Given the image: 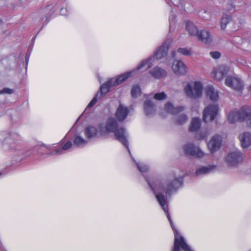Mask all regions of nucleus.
I'll return each mask as SVG.
<instances>
[{
	"instance_id": "4c0bfd02",
	"label": "nucleus",
	"mask_w": 251,
	"mask_h": 251,
	"mask_svg": "<svg viewBox=\"0 0 251 251\" xmlns=\"http://www.w3.org/2000/svg\"><path fill=\"white\" fill-rule=\"evenodd\" d=\"M234 7L233 6V5L232 4H228V12H232V11H234Z\"/></svg>"
},
{
	"instance_id": "2eb2a0df",
	"label": "nucleus",
	"mask_w": 251,
	"mask_h": 251,
	"mask_svg": "<svg viewBox=\"0 0 251 251\" xmlns=\"http://www.w3.org/2000/svg\"><path fill=\"white\" fill-rule=\"evenodd\" d=\"M197 36L199 40L205 44H210L213 40L212 35L207 30H202L200 33L198 34Z\"/></svg>"
},
{
	"instance_id": "b1692460",
	"label": "nucleus",
	"mask_w": 251,
	"mask_h": 251,
	"mask_svg": "<svg viewBox=\"0 0 251 251\" xmlns=\"http://www.w3.org/2000/svg\"><path fill=\"white\" fill-rule=\"evenodd\" d=\"M231 16L227 13H223L220 20V27L223 30H225L227 25L231 20Z\"/></svg>"
},
{
	"instance_id": "c85d7f7f",
	"label": "nucleus",
	"mask_w": 251,
	"mask_h": 251,
	"mask_svg": "<svg viewBox=\"0 0 251 251\" xmlns=\"http://www.w3.org/2000/svg\"><path fill=\"white\" fill-rule=\"evenodd\" d=\"M73 144L71 141L67 142L62 148H59L56 150L54 152L51 153L50 154L53 155L54 154H62L63 150H67L72 148Z\"/></svg>"
},
{
	"instance_id": "423d86ee",
	"label": "nucleus",
	"mask_w": 251,
	"mask_h": 251,
	"mask_svg": "<svg viewBox=\"0 0 251 251\" xmlns=\"http://www.w3.org/2000/svg\"><path fill=\"white\" fill-rule=\"evenodd\" d=\"M218 112V106L216 104H209L204 110L203 120L205 122L213 121L216 118Z\"/></svg>"
},
{
	"instance_id": "5701e85b",
	"label": "nucleus",
	"mask_w": 251,
	"mask_h": 251,
	"mask_svg": "<svg viewBox=\"0 0 251 251\" xmlns=\"http://www.w3.org/2000/svg\"><path fill=\"white\" fill-rule=\"evenodd\" d=\"M186 29L191 36H197L199 33L197 27L192 22L187 21L186 23Z\"/></svg>"
},
{
	"instance_id": "f3484780",
	"label": "nucleus",
	"mask_w": 251,
	"mask_h": 251,
	"mask_svg": "<svg viewBox=\"0 0 251 251\" xmlns=\"http://www.w3.org/2000/svg\"><path fill=\"white\" fill-rule=\"evenodd\" d=\"M127 108L122 104H120L115 113L116 118L120 121H124L128 114Z\"/></svg>"
},
{
	"instance_id": "e433bc0d",
	"label": "nucleus",
	"mask_w": 251,
	"mask_h": 251,
	"mask_svg": "<svg viewBox=\"0 0 251 251\" xmlns=\"http://www.w3.org/2000/svg\"><path fill=\"white\" fill-rule=\"evenodd\" d=\"M207 136V135L205 133H202L199 135L196 136V138L198 140H202L205 139Z\"/></svg>"
},
{
	"instance_id": "49530a36",
	"label": "nucleus",
	"mask_w": 251,
	"mask_h": 251,
	"mask_svg": "<svg viewBox=\"0 0 251 251\" xmlns=\"http://www.w3.org/2000/svg\"><path fill=\"white\" fill-rule=\"evenodd\" d=\"M1 174V173H0V175Z\"/></svg>"
},
{
	"instance_id": "2f4dec72",
	"label": "nucleus",
	"mask_w": 251,
	"mask_h": 251,
	"mask_svg": "<svg viewBox=\"0 0 251 251\" xmlns=\"http://www.w3.org/2000/svg\"><path fill=\"white\" fill-rule=\"evenodd\" d=\"M134 161L136 163V164L138 168V170L142 173H146L149 170V167L145 164H140L137 162H136L135 160H134Z\"/></svg>"
},
{
	"instance_id": "0eeeda50",
	"label": "nucleus",
	"mask_w": 251,
	"mask_h": 251,
	"mask_svg": "<svg viewBox=\"0 0 251 251\" xmlns=\"http://www.w3.org/2000/svg\"><path fill=\"white\" fill-rule=\"evenodd\" d=\"M226 85L232 89L239 91L243 89V85L240 78L235 76H228L225 80Z\"/></svg>"
},
{
	"instance_id": "9b49d317",
	"label": "nucleus",
	"mask_w": 251,
	"mask_h": 251,
	"mask_svg": "<svg viewBox=\"0 0 251 251\" xmlns=\"http://www.w3.org/2000/svg\"><path fill=\"white\" fill-rule=\"evenodd\" d=\"M222 138L221 136L215 135L213 136L207 144V147L211 152L213 153L221 147Z\"/></svg>"
},
{
	"instance_id": "a878e982",
	"label": "nucleus",
	"mask_w": 251,
	"mask_h": 251,
	"mask_svg": "<svg viewBox=\"0 0 251 251\" xmlns=\"http://www.w3.org/2000/svg\"><path fill=\"white\" fill-rule=\"evenodd\" d=\"M177 113L175 114L174 119L175 123L177 125H182L186 123L187 121V116L183 113Z\"/></svg>"
},
{
	"instance_id": "7ed1b4c3",
	"label": "nucleus",
	"mask_w": 251,
	"mask_h": 251,
	"mask_svg": "<svg viewBox=\"0 0 251 251\" xmlns=\"http://www.w3.org/2000/svg\"><path fill=\"white\" fill-rule=\"evenodd\" d=\"M251 107L249 105H244L239 110L235 108L231 110L228 114L227 120L231 124H234L238 121L243 122L251 119Z\"/></svg>"
},
{
	"instance_id": "4be33fe9",
	"label": "nucleus",
	"mask_w": 251,
	"mask_h": 251,
	"mask_svg": "<svg viewBox=\"0 0 251 251\" xmlns=\"http://www.w3.org/2000/svg\"><path fill=\"white\" fill-rule=\"evenodd\" d=\"M216 169L214 165H208L198 168L196 171L197 176L207 175L214 171Z\"/></svg>"
},
{
	"instance_id": "39448f33",
	"label": "nucleus",
	"mask_w": 251,
	"mask_h": 251,
	"mask_svg": "<svg viewBox=\"0 0 251 251\" xmlns=\"http://www.w3.org/2000/svg\"><path fill=\"white\" fill-rule=\"evenodd\" d=\"M184 90L187 97L194 100L198 99L202 96L203 85L200 81L188 83Z\"/></svg>"
},
{
	"instance_id": "37998d69",
	"label": "nucleus",
	"mask_w": 251,
	"mask_h": 251,
	"mask_svg": "<svg viewBox=\"0 0 251 251\" xmlns=\"http://www.w3.org/2000/svg\"><path fill=\"white\" fill-rule=\"evenodd\" d=\"M249 92H251V86H250L249 87Z\"/></svg>"
},
{
	"instance_id": "f03ea898",
	"label": "nucleus",
	"mask_w": 251,
	"mask_h": 251,
	"mask_svg": "<svg viewBox=\"0 0 251 251\" xmlns=\"http://www.w3.org/2000/svg\"><path fill=\"white\" fill-rule=\"evenodd\" d=\"M99 128L100 137L105 136L110 133H114L116 138L121 142L130 152L125 129L123 127H118L117 122L114 118H108L104 124L100 125Z\"/></svg>"
},
{
	"instance_id": "6ab92c4d",
	"label": "nucleus",
	"mask_w": 251,
	"mask_h": 251,
	"mask_svg": "<svg viewBox=\"0 0 251 251\" xmlns=\"http://www.w3.org/2000/svg\"><path fill=\"white\" fill-rule=\"evenodd\" d=\"M150 74L155 79H160L166 75V71L158 66H155L150 71Z\"/></svg>"
},
{
	"instance_id": "c756f323",
	"label": "nucleus",
	"mask_w": 251,
	"mask_h": 251,
	"mask_svg": "<svg viewBox=\"0 0 251 251\" xmlns=\"http://www.w3.org/2000/svg\"><path fill=\"white\" fill-rule=\"evenodd\" d=\"M131 94L132 97L136 98L141 94V90L140 87L138 85H135L133 86L131 91Z\"/></svg>"
},
{
	"instance_id": "f8f14e48",
	"label": "nucleus",
	"mask_w": 251,
	"mask_h": 251,
	"mask_svg": "<svg viewBox=\"0 0 251 251\" xmlns=\"http://www.w3.org/2000/svg\"><path fill=\"white\" fill-rule=\"evenodd\" d=\"M154 57H151L142 61L136 69L132 70L135 71V72L132 74L131 77L133 76L138 71L141 70L142 72H144L151 68L154 65Z\"/></svg>"
},
{
	"instance_id": "c03bdc74",
	"label": "nucleus",
	"mask_w": 251,
	"mask_h": 251,
	"mask_svg": "<svg viewBox=\"0 0 251 251\" xmlns=\"http://www.w3.org/2000/svg\"><path fill=\"white\" fill-rule=\"evenodd\" d=\"M48 8H46L45 11H46L48 10Z\"/></svg>"
},
{
	"instance_id": "c9c22d12",
	"label": "nucleus",
	"mask_w": 251,
	"mask_h": 251,
	"mask_svg": "<svg viewBox=\"0 0 251 251\" xmlns=\"http://www.w3.org/2000/svg\"><path fill=\"white\" fill-rule=\"evenodd\" d=\"M13 93H14V90L13 89L8 88H4L0 91V94H11Z\"/></svg>"
},
{
	"instance_id": "20e7f679",
	"label": "nucleus",
	"mask_w": 251,
	"mask_h": 251,
	"mask_svg": "<svg viewBox=\"0 0 251 251\" xmlns=\"http://www.w3.org/2000/svg\"><path fill=\"white\" fill-rule=\"evenodd\" d=\"M135 71L127 72L119 75L116 78H111L106 83L102 84L100 88V91L101 95H104L108 93L109 88L112 86H114L121 84L126 81L128 78L131 77L132 74Z\"/></svg>"
},
{
	"instance_id": "9d476101",
	"label": "nucleus",
	"mask_w": 251,
	"mask_h": 251,
	"mask_svg": "<svg viewBox=\"0 0 251 251\" xmlns=\"http://www.w3.org/2000/svg\"><path fill=\"white\" fill-rule=\"evenodd\" d=\"M242 156L239 151L236 150L229 153L226 157V161L230 166H235L241 161Z\"/></svg>"
},
{
	"instance_id": "a19ab883",
	"label": "nucleus",
	"mask_w": 251,
	"mask_h": 251,
	"mask_svg": "<svg viewBox=\"0 0 251 251\" xmlns=\"http://www.w3.org/2000/svg\"><path fill=\"white\" fill-rule=\"evenodd\" d=\"M175 53H175V51L173 52V53H172V56H173V57H174V58L176 56V55H175Z\"/></svg>"
},
{
	"instance_id": "bb28decb",
	"label": "nucleus",
	"mask_w": 251,
	"mask_h": 251,
	"mask_svg": "<svg viewBox=\"0 0 251 251\" xmlns=\"http://www.w3.org/2000/svg\"><path fill=\"white\" fill-rule=\"evenodd\" d=\"M201 126V120L198 118H194L192 119L189 129L191 131H195L200 128Z\"/></svg>"
},
{
	"instance_id": "4468645a",
	"label": "nucleus",
	"mask_w": 251,
	"mask_h": 251,
	"mask_svg": "<svg viewBox=\"0 0 251 251\" xmlns=\"http://www.w3.org/2000/svg\"><path fill=\"white\" fill-rule=\"evenodd\" d=\"M169 46L170 43L169 42H166L164 43L154 52L153 56L154 57V59H161L166 56Z\"/></svg>"
},
{
	"instance_id": "58836bf2",
	"label": "nucleus",
	"mask_w": 251,
	"mask_h": 251,
	"mask_svg": "<svg viewBox=\"0 0 251 251\" xmlns=\"http://www.w3.org/2000/svg\"><path fill=\"white\" fill-rule=\"evenodd\" d=\"M248 126L251 128V119L248 121Z\"/></svg>"
},
{
	"instance_id": "412c9836",
	"label": "nucleus",
	"mask_w": 251,
	"mask_h": 251,
	"mask_svg": "<svg viewBox=\"0 0 251 251\" xmlns=\"http://www.w3.org/2000/svg\"><path fill=\"white\" fill-rule=\"evenodd\" d=\"M164 109L167 113L175 115L177 113L183 111L184 108L183 106L174 107L172 103L167 102L165 105Z\"/></svg>"
},
{
	"instance_id": "f257e3e1",
	"label": "nucleus",
	"mask_w": 251,
	"mask_h": 251,
	"mask_svg": "<svg viewBox=\"0 0 251 251\" xmlns=\"http://www.w3.org/2000/svg\"><path fill=\"white\" fill-rule=\"evenodd\" d=\"M145 178L153 191L157 201L165 212L174 231L175 241L173 251H179L180 248L184 251H193L187 244L184 238L175 228L168 211L167 197L164 194L165 193L166 195H170L171 192L179 188L183 183L182 177H177L173 174L161 180H155L153 182H151L147 178Z\"/></svg>"
},
{
	"instance_id": "a18cd8bd",
	"label": "nucleus",
	"mask_w": 251,
	"mask_h": 251,
	"mask_svg": "<svg viewBox=\"0 0 251 251\" xmlns=\"http://www.w3.org/2000/svg\"><path fill=\"white\" fill-rule=\"evenodd\" d=\"M2 23V21L1 20H0V24Z\"/></svg>"
},
{
	"instance_id": "473e14b6",
	"label": "nucleus",
	"mask_w": 251,
	"mask_h": 251,
	"mask_svg": "<svg viewBox=\"0 0 251 251\" xmlns=\"http://www.w3.org/2000/svg\"><path fill=\"white\" fill-rule=\"evenodd\" d=\"M166 98V95L164 92H162L161 93H156L154 95V99L156 100H163L165 99Z\"/></svg>"
},
{
	"instance_id": "cd10ccee",
	"label": "nucleus",
	"mask_w": 251,
	"mask_h": 251,
	"mask_svg": "<svg viewBox=\"0 0 251 251\" xmlns=\"http://www.w3.org/2000/svg\"><path fill=\"white\" fill-rule=\"evenodd\" d=\"M87 143V141L85 140L80 136L77 135L75 137L74 144L77 147L83 146Z\"/></svg>"
},
{
	"instance_id": "7c9ffc66",
	"label": "nucleus",
	"mask_w": 251,
	"mask_h": 251,
	"mask_svg": "<svg viewBox=\"0 0 251 251\" xmlns=\"http://www.w3.org/2000/svg\"><path fill=\"white\" fill-rule=\"evenodd\" d=\"M177 52L186 56H190L191 55V50L190 49L188 48H179L177 50Z\"/></svg>"
},
{
	"instance_id": "aec40b11",
	"label": "nucleus",
	"mask_w": 251,
	"mask_h": 251,
	"mask_svg": "<svg viewBox=\"0 0 251 251\" xmlns=\"http://www.w3.org/2000/svg\"><path fill=\"white\" fill-rule=\"evenodd\" d=\"M144 109L145 113L147 116H151L155 112V106L151 100H146L144 102Z\"/></svg>"
},
{
	"instance_id": "1a4fd4ad",
	"label": "nucleus",
	"mask_w": 251,
	"mask_h": 251,
	"mask_svg": "<svg viewBox=\"0 0 251 251\" xmlns=\"http://www.w3.org/2000/svg\"><path fill=\"white\" fill-rule=\"evenodd\" d=\"M184 151L187 155H190L198 157H202L204 152L198 147L193 144L188 143L183 146Z\"/></svg>"
},
{
	"instance_id": "dca6fc26",
	"label": "nucleus",
	"mask_w": 251,
	"mask_h": 251,
	"mask_svg": "<svg viewBox=\"0 0 251 251\" xmlns=\"http://www.w3.org/2000/svg\"><path fill=\"white\" fill-rule=\"evenodd\" d=\"M242 147L248 148L251 144V134L249 132H244L239 136Z\"/></svg>"
},
{
	"instance_id": "ea45409f",
	"label": "nucleus",
	"mask_w": 251,
	"mask_h": 251,
	"mask_svg": "<svg viewBox=\"0 0 251 251\" xmlns=\"http://www.w3.org/2000/svg\"><path fill=\"white\" fill-rule=\"evenodd\" d=\"M174 20V18L173 17H170L169 18V21H170V23L171 24V22L173 21V20Z\"/></svg>"
},
{
	"instance_id": "6e6552de",
	"label": "nucleus",
	"mask_w": 251,
	"mask_h": 251,
	"mask_svg": "<svg viewBox=\"0 0 251 251\" xmlns=\"http://www.w3.org/2000/svg\"><path fill=\"white\" fill-rule=\"evenodd\" d=\"M229 68L225 65H220L215 67L212 73V76L217 81L222 80L228 73Z\"/></svg>"
},
{
	"instance_id": "393cba45",
	"label": "nucleus",
	"mask_w": 251,
	"mask_h": 251,
	"mask_svg": "<svg viewBox=\"0 0 251 251\" xmlns=\"http://www.w3.org/2000/svg\"><path fill=\"white\" fill-rule=\"evenodd\" d=\"M206 95L212 101H217L219 99L218 91L211 86L207 87Z\"/></svg>"
},
{
	"instance_id": "79ce46f5",
	"label": "nucleus",
	"mask_w": 251,
	"mask_h": 251,
	"mask_svg": "<svg viewBox=\"0 0 251 251\" xmlns=\"http://www.w3.org/2000/svg\"><path fill=\"white\" fill-rule=\"evenodd\" d=\"M63 9H62L61 10V14L62 15H65V13H64L63 12Z\"/></svg>"
},
{
	"instance_id": "ddd939ff",
	"label": "nucleus",
	"mask_w": 251,
	"mask_h": 251,
	"mask_svg": "<svg viewBox=\"0 0 251 251\" xmlns=\"http://www.w3.org/2000/svg\"><path fill=\"white\" fill-rule=\"evenodd\" d=\"M173 71L178 75H183L187 74L188 69L181 61H175L172 67Z\"/></svg>"
},
{
	"instance_id": "a211bd4d",
	"label": "nucleus",
	"mask_w": 251,
	"mask_h": 251,
	"mask_svg": "<svg viewBox=\"0 0 251 251\" xmlns=\"http://www.w3.org/2000/svg\"><path fill=\"white\" fill-rule=\"evenodd\" d=\"M84 134L87 138H92L96 136L100 137L99 128L97 129L95 126H89L84 129Z\"/></svg>"
},
{
	"instance_id": "f704fd0d",
	"label": "nucleus",
	"mask_w": 251,
	"mask_h": 251,
	"mask_svg": "<svg viewBox=\"0 0 251 251\" xmlns=\"http://www.w3.org/2000/svg\"><path fill=\"white\" fill-rule=\"evenodd\" d=\"M210 56L215 59H219L221 57V53L219 51H211L210 52Z\"/></svg>"
},
{
	"instance_id": "72a5a7b5",
	"label": "nucleus",
	"mask_w": 251,
	"mask_h": 251,
	"mask_svg": "<svg viewBox=\"0 0 251 251\" xmlns=\"http://www.w3.org/2000/svg\"><path fill=\"white\" fill-rule=\"evenodd\" d=\"M99 94H97L96 96L92 99L91 102L88 104L85 110H87V109L90 108L92 107L97 102V97L98 96Z\"/></svg>"
}]
</instances>
